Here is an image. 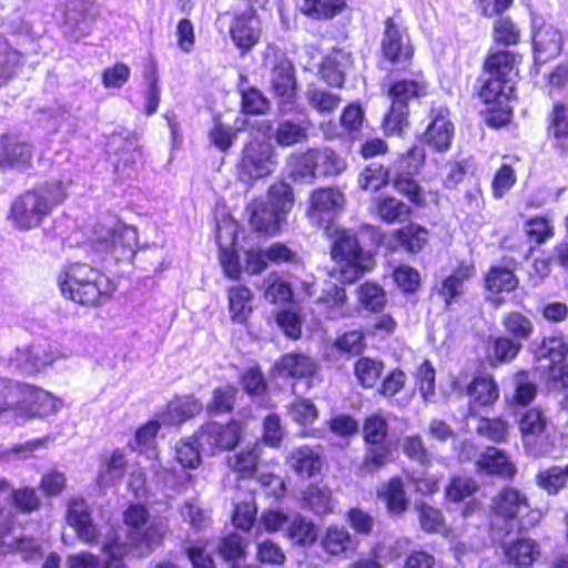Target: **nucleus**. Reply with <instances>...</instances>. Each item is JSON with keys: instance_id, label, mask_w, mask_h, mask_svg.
I'll return each mask as SVG.
<instances>
[{"instance_id": "c9c22d12", "label": "nucleus", "mask_w": 568, "mask_h": 568, "mask_svg": "<svg viewBox=\"0 0 568 568\" xmlns=\"http://www.w3.org/2000/svg\"><path fill=\"white\" fill-rule=\"evenodd\" d=\"M11 523H0V546L3 552H19L23 558H30L39 551V544L32 538L11 536Z\"/></svg>"}, {"instance_id": "4be33fe9", "label": "nucleus", "mask_w": 568, "mask_h": 568, "mask_svg": "<svg viewBox=\"0 0 568 568\" xmlns=\"http://www.w3.org/2000/svg\"><path fill=\"white\" fill-rule=\"evenodd\" d=\"M344 195L334 187L315 190L311 195V205L307 215L313 224L326 225L343 207Z\"/></svg>"}, {"instance_id": "4c0bfd02", "label": "nucleus", "mask_w": 568, "mask_h": 568, "mask_svg": "<svg viewBox=\"0 0 568 568\" xmlns=\"http://www.w3.org/2000/svg\"><path fill=\"white\" fill-rule=\"evenodd\" d=\"M321 546L331 556H339L354 549V540L344 527L331 526L321 539Z\"/></svg>"}, {"instance_id": "a18cd8bd", "label": "nucleus", "mask_w": 568, "mask_h": 568, "mask_svg": "<svg viewBox=\"0 0 568 568\" xmlns=\"http://www.w3.org/2000/svg\"><path fill=\"white\" fill-rule=\"evenodd\" d=\"M22 60V54L7 39L0 37V87L14 77Z\"/></svg>"}, {"instance_id": "c756f323", "label": "nucleus", "mask_w": 568, "mask_h": 568, "mask_svg": "<svg viewBox=\"0 0 568 568\" xmlns=\"http://www.w3.org/2000/svg\"><path fill=\"white\" fill-rule=\"evenodd\" d=\"M160 429V424L158 420H150L142 427L136 430L133 449L138 450L140 454L145 455V457L151 460L152 470L159 475L160 474V463L155 462L158 459V449L155 446V437Z\"/></svg>"}, {"instance_id": "9b49d317", "label": "nucleus", "mask_w": 568, "mask_h": 568, "mask_svg": "<svg viewBox=\"0 0 568 568\" xmlns=\"http://www.w3.org/2000/svg\"><path fill=\"white\" fill-rule=\"evenodd\" d=\"M102 551L108 556L105 562H101L99 557L88 551H81L70 555L67 558L68 568H126L122 557L129 551L125 544L119 541L115 529L110 527L101 541Z\"/></svg>"}, {"instance_id": "aec40b11", "label": "nucleus", "mask_w": 568, "mask_h": 568, "mask_svg": "<svg viewBox=\"0 0 568 568\" xmlns=\"http://www.w3.org/2000/svg\"><path fill=\"white\" fill-rule=\"evenodd\" d=\"M95 14L93 4L85 0H69L65 6L63 30L71 39L78 41L91 34Z\"/></svg>"}, {"instance_id": "f257e3e1", "label": "nucleus", "mask_w": 568, "mask_h": 568, "mask_svg": "<svg viewBox=\"0 0 568 568\" xmlns=\"http://www.w3.org/2000/svg\"><path fill=\"white\" fill-rule=\"evenodd\" d=\"M67 184L50 181L18 196L11 204L10 220L16 229L29 231L42 224L67 199Z\"/></svg>"}, {"instance_id": "7c9ffc66", "label": "nucleus", "mask_w": 568, "mask_h": 568, "mask_svg": "<svg viewBox=\"0 0 568 568\" xmlns=\"http://www.w3.org/2000/svg\"><path fill=\"white\" fill-rule=\"evenodd\" d=\"M406 383V374L402 369L395 368L384 377L378 388V393L383 397L392 400L393 405L397 407H406L412 402L413 393H405L404 395L396 397V395L400 394L405 389Z\"/></svg>"}, {"instance_id": "f8f14e48", "label": "nucleus", "mask_w": 568, "mask_h": 568, "mask_svg": "<svg viewBox=\"0 0 568 568\" xmlns=\"http://www.w3.org/2000/svg\"><path fill=\"white\" fill-rule=\"evenodd\" d=\"M547 426L548 418L540 408H529L520 416L519 430L529 455L537 457L549 452Z\"/></svg>"}, {"instance_id": "5701e85b", "label": "nucleus", "mask_w": 568, "mask_h": 568, "mask_svg": "<svg viewBox=\"0 0 568 568\" xmlns=\"http://www.w3.org/2000/svg\"><path fill=\"white\" fill-rule=\"evenodd\" d=\"M425 160L424 149L413 146L402 159V166L406 169V173L400 174L394 181L395 189L405 194L412 202L419 203L423 200L420 186L412 178L417 173Z\"/></svg>"}, {"instance_id": "393cba45", "label": "nucleus", "mask_w": 568, "mask_h": 568, "mask_svg": "<svg viewBox=\"0 0 568 568\" xmlns=\"http://www.w3.org/2000/svg\"><path fill=\"white\" fill-rule=\"evenodd\" d=\"M532 45L535 63L544 64L560 53L562 47L561 33L550 24H542L534 31Z\"/></svg>"}, {"instance_id": "13d9d810", "label": "nucleus", "mask_w": 568, "mask_h": 568, "mask_svg": "<svg viewBox=\"0 0 568 568\" xmlns=\"http://www.w3.org/2000/svg\"><path fill=\"white\" fill-rule=\"evenodd\" d=\"M382 362L369 357H362L355 364V375L363 387L372 388L382 375Z\"/></svg>"}, {"instance_id": "e2e57ef3", "label": "nucleus", "mask_w": 568, "mask_h": 568, "mask_svg": "<svg viewBox=\"0 0 568 568\" xmlns=\"http://www.w3.org/2000/svg\"><path fill=\"white\" fill-rule=\"evenodd\" d=\"M293 293L291 285L276 274H271L267 278L264 297L273 304L286 303L292 300Z\"/></svg>"}, {"instance_id": "473e14b6", "label": "nucleus", "mask_w": 568, "mask_h": 568, "mask_svg": "<svg viewBox=\"0 0 568 568\" xmlns=\"http://www.w3.org/2000/svg\"><path fill=\"white\" fill-rule=\"evenodd\" d=\"M428 232L426 229L409 224L403 229L396 230L392 234L388 245L392 250L403 247L407 252H418L426 244Z\"/></svg>"}, {"instance_id": "5fc2aeb1", "label": "nucleus", "mask_w": 568, "mask_h": 568, "mask_svg": "<svg viewBox=\"0 0 568 568\" xmlns=\"http://www.w3.org/2000/svg\"><path fill=\"white\" fill-rule=\"evenodd\" d=\"M305 97L308 104L323 114L336 110L341 102L338 95L315 85H308Z\"/></svg>"}, {"instance_id": "09e8293b", "label": "nucleus", "mask_w": 568, "mask_h": 568, "mask_svg": "<svg viewBox=\"0 0 568 568\" xmlns=\"http://www.w3.org/2000/svg\"><path fill=\"white\" fill-rule=\"evenodd\" d=\"M315 175H335L344 171L345 162L329 149H312Z\"/></svg>"}, {"instance_id": "cd10ccee", "label": "nucleus", "mask_w": 568, "mask_h": 568, "mask_svg": "<svg viewBox=\"0 0 568 568\" xmlns=\"http://www.w3.org/2000/svg\"><path fill=\"white\" fill-rule=\"evenodd\" d=\"M288 466L302 477H312L322 468V454L318 447L301 446L287 457Z\"/></svg>"}, {"instance_id": "412c9836", "label": "nucleus", "mask_w": 568, "mask_h": 568, "mask_svg": "<svg viewBox=\"0 0 568 568\" xmlns=\"http://www.w3.org/2000/svg\"><path fill=\"white\" fill-rule=\"evenodd\" d=\"M33 149L29 141L18 134L0 136V169L24 171L31 166Z\"/></svg>"}, {"instance_id": "69168bd1", "label": "nucleus", "mask_w": 568, "mask_h": 568, "mask_svg": "<svg viewBox=\"0 0 568 568\" xmlns=\"http://www.w3.org/2000/svg\"><path fill=\"white\" fill-rule=\"evenodd\" d=\"M287 409L291 418L300 425H311L318 417L315 405L306 398H296Z\"/></svg>"}, {"instance_id": "6ab92c4d", "label": "nucleus", "mask_w": 568, "mask_h": 568, "mask_svg": "<svg viewBox=\"0 0 568 568\" xmlns=\"http://www.w3.org/2000/svg\"><path fill=\"white\" fill-rule=\"evenodd\" d=\"M230 37L242 54L251 51L260 41L261 23L253 4L245 11L234 14L230 24Z\"/></svg>"}, {"instance_id": "6e6d98bb", "label": "nucleus", "mask_w": 568, "mask_h": 568, "mask_svg": "<svg viewBox=\"0 0 568 568\" xmlns=\"http://www.w3.org/2000/svg\"><path fill=\"white\" fill-rule=\"evenodd\" d=\"M518 285V280L514 273L500 266H494L486 276V287L491 293L510 292Z\"/></svg>"}, {"instance_id": "6e6552de", "label": "nucleus", "mask_w": 568, "mask_h": 568, "mask_svg": "<svg viewBox=\"0 0 568 568\" xmlns=\"http://www.w3.org/2000/svg\"><path fill=\"white\" fill-rule=\"evenodd\" d=\"M277 168V154L274 146L257 139L247 142L237 164V175L242 182L253 183L271 175Z\"/></svg>"}, {"instance_id": "bb28decb", "label": "nucleus", "mask_w": 568, "mask_h": 568, "mask_svg": "<svg viewBox=\"0 0 568 568\" xmlns=\"http://www.w3.org/2000/svg\"><path fill=\"white\" fill-rule=\"evenodd\" d=\"M470 398L469 413L477 414V407L493 405L499 397V387L490 375H480L473 379L467 388Z\"/></svg>"}, {"instance_id": "3c124183", "label": "nucleus", "mask_w": 568, "mask_h": 568, "mask_svg": "<svg viewBox=\"0 0 568 568\" xmlns=\"http://www.w3.org/2000/svg\"><path fill=\"white\" fill-rule=\"evenodd\" d=\"M304 507L316 515L333 510L331 490L327 487L310 486L304 493Z\"/></svg>"}, {"instance_id": "20e7f679", "label": "nucleus", "mask_w": 568, "mask_h": 568, "mask_svg": "<svg viewBox=\"0 0 568 568\" xmlns=\"http://www.w3.org/2000/svg\"><path fill=\"white\" fill-rule=\"evenodd\" d=\"M88 244L98 253L111 254L115 260L131 258L138 245V232L110 217L92 231Z\"/></svg>"}, {"instance_id": "2eb2a0df", "label": "nucleus", "mask_w": 568, "mask_h": 568, "mask_svg": "<svg viewBox=\"0 0 568 568\" xmlns=\"http://www.w3.org/2000/svg\"><path fill=\"white\" fill-rule=\"evenodd\" d=\"M240 434L241 425L237 422L225 425L210 422L196 433V440L202 452L214 454L216 450L234 448L240 439Z\"/></svg>"}, {"instance_id": "a878e982", "label": "nucleus", "mask_w": 568, "mask_h": 568, "mask_svg": "<svg viewBox=\"0 0 568 568\" xmlns=\"http://www.w3.org/2000/svg\"><path fill=\"white\" fill-rule=\"evenodd\" d=\"M474 272L473 265L462 263L452 274L442 280L437 292L447 307L460 301L465 293V283L473 277Z\"/></svg>"}, {"instance_id": "f03ea898", "label": "nucleus", "mask_w": 568, "mask_h": 568, "mask_svg": "<svg viewBox=\"0 0 568 568\" xmlns=\"http://www.w3.org/2000/svg\"><path fill=\"white\" fill-rule=\"evenodd\" d=\"M58 284L65 298L82 305H95L101 297L114 291V285L105 275L89 264L78 262L63 265Z\"/></svg>"}, {"instance_id": "0eeeda50", "label": "nucleus", "mask_w": 568, "mask_h": 568, "mask_svg": "<svg viewBox=\"0 0 568 568\" xmlns=\"http://www.w3.org/2000/svg\"><path fill=\"white\" fill-rule=\"evenodd\" d=\"M332 256L339 264L341 280L345 283L355 282L373 263L372 256L363 252L354 233L346 230L337 233Z\"/></svg>"}, {"instance_id": "7ed1b4c3", "label": "nucleus", "mask_w": 568, "mask_h": 568, "mask_svg": "<svg viewBox=\"0 0 568 568\" xmlns=\"http://www.w3.org/2000/svg\"><path fill=\"white\" fill-rule=\"evenodd\" d=\"M293 204L292 187L284 182L274 183L270 187L267 201H255L251 204L250 223L260 233L276 234Z\"/></svg>"}, {"instance_id": "774afa93", "label": "nucleus", "mask_w": 568, "mask_h": 568, "mask_svg": "<svg viewBox=\"0 0 568 568\" xmlns=\"http://www.w3.org/2000/svg\"><path fill=\"white\" fill-rule=\"evenodd\" d=\"M388 181V171L378 163L369 164L359 175L362 189L377 191Z\"/></svg>"}, {"instance_id": "de8ad7c7", "label": "nucleus", "mask_w": 568, "mask_h": 568, "mask_svg": "<svg viewBox=\"0 0 568 568\" xmlns=\"http://www.w3.org/2000/svg\"><path fill=\"white\" fill-rule=\"evenodd\" d=\"M258 458L260 445L255 444L250 448L242 449L233 456H230L227 464L233 471L237 473L242 478H246L255 473Z\"/></svg>"}, {"instance_id": "052dcab7", "label": "nucleus", "mask_w": 568, "mask_h": 568, "mask_svg": "<svg viewBox=\"0 0 568 568\" xmlns=\"http://www.w3.org/2000/svg\"><path fill=\"white\" fill-rule=\"evenodd\" d=\"M313 151L308 150L304 153L292 154L287 161L290 174L295 179H313L315 178Z\"/></svg>"}, {"instance_id": "680f3d73", "label": "nucleus", "mask_w": 568, "mask_h": 568, "mask_svg": "<svg viewBox=\"0 0 568 568\" xmlns=\"http://www.w3.org/2000/svg\"><path fill=\"white\" fill-rule=\"evenodd\" d=\"M196 435L181 440L175 445V458L184 468H196L200 465V452Z\"/></svg>"}, {"instance_id": "423d86ee", "label": "nucleus", "mask_w": 568, "mask_h": 568, "mask_svg": "<svg viewBox=\"0 0 568 568\" xmlns=\"http://www.w3.org/2000/svg\"><path fill=\"white\" fill-rule=\"evenodd\" d=\"M426 82L422 74L414 79H403L395 82L389 90L392 105L384 119L387 134H399L407 125L408 102L426 94Z\"/></svg>"}, {"instance_id": "a211bd4d", "label": "nucleus", "mask_w": 568, "mask_h": 568, "mask_svg": "<svg viewBox=\"0 0 568 568\" xmlns=\"http://www.w3.org/2000/svg\"><path fill=\"white\" fill-rule=\"evenodd\" d=\"M17 389L19 419L53 414L61 407V402L44 389L21 383Z\"/></svg>"}, {"instance_id": "4468645a", "label": "nucleus", "mask_w": 568, "mask_h": 568, "mask_svg": "<svg viewBox=\"0 0 568 568\" xmlns=\"http://www.w3.org/2000/svg\"><path fill=\"white\" fill-rule=\"evenodd\" d=\"M514 92V83L511 79L487 74L480 89L479 97L489 112L498 113V124L509 121L511 108L510 99Z\"/></svg>"}, {"instance_id": "58836bf2", "label": "nucleus", "mask_w": 568, "mask_h": 568, "mask_svg": "<svg viewBox=\"0 0 568 568\" xmlns=\"http://www.w3.org/2000/svg\"><path fill=\"white\" fill-rule=\"evenodd\" d=\"M229 310L233 322L244 323L253 310L251 291L243 285L230 287Z\"/></svg>"}, {"instance_id": "e433bc0d", "label": "nucleus", "mask_w": 568, "mask_h": 568, "mask_svg": "<svg viewBox=\"0 0 568 568\" xmlns=\"http://www.w3.org/2000/svg\"><path fill=\"white\" fill-rule=\"evenodd\" d=\"M548 136L555 146L565 150L568 141V103L556 102L549 114Z\"/></svg>"}, {"instance_id": "ea45409f", "label": "nucleus", "mask_w": 568, "mask_h": 568, "mask_svg": "<svg viewBox=\"0 0 568 568\" xmlns=\"http://www.w3.org/2000/svg\"><path fill=\"white\" fill-rule=\"evenodd\" d=\"M18 386L20 383L0 378V423L19 419Z\"/></svg>"}, {"instance_id": "0e129e2a", "label": "nucleus", "mask_w": 568, "mask_h": 568, "mask_svg": "<svg viewBox=\"0 0 568 568\" xmlns=\"http://www.w3.org/2000/svg\"><path fill=\"white\" fill-rule=\"evenodd\" d=\"M358 300L371 312L381 311L386 303L384 290L373 283H365L358 288Z\"/></svg>"}, {"instance_id": "603ef678", "label": "nucleus", "mask_w": 568, "mask_h": 568, "mask_svg": "<svg viewBox=\"0 0 568 568\" xmlns=\"http://www.w3.org/2000/svg\"><path fill=\"white\" fill-rule=\"evenodd\" d=\"M287 536L295 544L312 545L317 538V528L311 520L296 515L287 528Z\"/></svg>"}, {"instance_id": "37998d69", "label": "nucleus", "mask_w": 568, "mask_h": 568, "mask_svg": "<svg viewBox=\"0 0 568 568\" xmlns=\"http://www.w3.org/2000/svg\"><path fill=\"white\" fill-rule=\"evenodd\" d=\"M307 132V124L284 120L277 124L273 136L277 145L287 148L304 142Z\"/></svg>"}, {"instance_id": "4d7b16f0", "label": "nucleus", "mask_w": 568, "mask_h": 568, "mask_svg": "<svg viewBox=\"0 0 568 568\" xmlns=\"http://www.w3.org/2000/svg\"><path fill=\"white\" fill-rule=\"evenodd\" d=\"M409 206L395 197L385 196L377 201V213L384 222H400L409 215Z\"/></svg>"}, {"instance_id": "8fccbe9b", "label": "nucleus", "mask_w": 568, "mask_h": 568, "mask_svg": "<svg viewBox=\"0 0 568 568\" xmlns=\"http://www.w3.org/2000/svg\"><path fill=\"white\" fill-rule=\"evenodd\" d=\"M506 332L514 337V341H527L534 334L535 327L529 317L519 313L510 312L503 318Z\"/></svg>"}, {"instance_id": "79ce46f5", "label": "nucleus", "mask_w": 568, "mask_h": 568, "mask_svg": "<svg viewBox=\"0 0 568 568\" xmlns=\"http://www.w3.org/2000/svg\"><path fill=\"white\" fill-rule=\"evenodd\" d=\"M73 354L71 349H61L51 343L33 344L32 345V364L28 365L29 369H34V373L42 368L52 365L60 358L70 357Z\"/></svg>"}, {"instance_id": "f3484780", "label": "nucleus", "mask_w": 568, "mask_h": 568, "mask_svg": "<svg viewBox=\"0 0 568 568\" xmlns=\"http://www.w3.org/2000/svg\"><path fill=\"white\" fill-rule=\"evenodd\" d=\"M428 124L420 136V142L434 152H446L453 142L455 126L445 106H434L428 115Z\"/></svg>"}, {"instance_id": "72a5a7b5", "label": "nucleus", "mask_w": 568, "mask_h": 568, "mask_svg": "<svg viewBox=\"0 0 568 568\" xmlns=\"http://www.w3.org/2000/svg\"><path fill=\"white\" fill-rule=\"evenodd\" d=\"M202 409V404L193 396H182L172 399L162 416L163 423L178 425L195 416Z\"/></svg>"}, {"instance_id": "864d4df0", "label": "nucleus", "mask_w": 568, "mask_h": 568, "mask_svg": "<svg viewBox=\"0 0 568 568\" xmlns=\"http://www.w3.org/2000/svg\"><path fill=\"white\" fill-rule=\"evenodd\" d=\"M381 497L386 501L392 514H402L407 506L403 483L399 478H393L379 491Z\"/></svg>"}, {"instance_id": "2f4dec72", "label": "nucleus", "mask_w": 568, "mask_h": 568, "mask_svg": "<svg viewBox=\"0 0 568 568\" xmlns=\"http://www.w3.org/2000/svg\"><path fill=\"white\" fill-rule=\"evenodd\" d=\"M477 469L487 474L513 477L516 469L505 453L496 447H487L476 459Z\"/></svg>"}, {"instance_id": "9d476101", "label": "nucleus", "mask_w": 568, "mask_h": 568, "mask_svg": "<svg viewBox=\"0 0 568 568\" xmlns=\"http://www.w3.org/2000/svg\"><path fill=\"white\" fill-rule=\"evenodd\" d=\"M491 509L495 518H501L506 524L527 513V516L520 520L523 528L534 527L541 519V513L530 509L526 495L514 487L500 490L493 500Z\"/></svg>"}, {"instance_id": "338daca9", "label": "nucleus", "mask_w": 568, "mask_h": 568, "mask_svg": "<svg viewBox=\"0 0 568 568\" xmlns=\"http://www.w3.org/2000/svg\"><path fill=\"white\" fill-rule=\"evenodd\" d=\"M209 139L217 150L225 152L236 139V130L230 125L223 124L219 119H214L212 129L209 132Z\"/></svg>"}, {"instance_id": "a19ab883", "label": "nucleus", "mask_w": 568, "mask_h": 568, "mask_svg": "<svg viewBox=\"0 0 568 568\" xmlns=\"http://www.w3.org/2000/svg\"><path fill=\"white\" fill-rule=\"evenodd\" d=\"M507 559L516 566L528 567L539 556L538 544L530 538H521L505 548Z\"/></svg>"}, {"instance_id": "bf43d9fd", "label": "nucleus", "mask_w": 568, "mask_h": 568, "mask_svg": "<svg viewBox=\"0 0 568 568\" xmlns=\"http://www.w3.org/2000/svg\"><path fill=\"white\" fill-rule=\"evenodd\" d=\"M346 4V0H304L305 14L313 18H333L338 14Z\"/></svg>"}, {"instance_id": "b1692460", "label": "nucleus", "mask_w": 568, "mask_h": 568, "mask_svg": "<svg viewBox=\"0 0 568 568\" xmlns=\"http://www.w3.org/2000/svg\"><path fill=\"white\" fill-rule=\"evenodd\" d=\"M225 226H217L216 241L220 246V262L225 275L230 278H237L241 273L239 255L233 246L236 235L233 222H224Z\"/></svg>"}, {"instance_id": "1a4fd4ad", "label": "nucleus", "mask_w": 568, "mask_h": 568, "mask_svg": "<svg viewBox=\"0 0 568 568\" xmlns=\"http://www.w3.org/2000/svg\"><path fill=\"white\" fill-rule=\"evenodd\" d=\"M567 354L568 343L560 332L545 336L536 351L539 366L547 371V378L555 387H568Z\"/></svg>"}, {"instance_id": "49530a36", "label": "nucleus", "mask_w": 568, "mask_h": 568, "mask_svg": "<svg viewBox=\"0 0 568 568\" xmlns=\"http://www.w3.org/2000/svg\"><path fill=\"white\" fill-rule=\"evenodd\" d=\"M518 57L510 51H497L491 53L485 63L486 74L508 78L513 80Z\"/></svg>"}, {"instance_id": "f704fd0d", "label": "nucleus", "mask_w": 568, "mask_h": 568, "mask_svg": "<svg viewBox=\"0 0 568 568\" xmlns=\"http://www.w3.org/2000/svg\"><path fill=\"white\" fill-rule=\"evenodd\" d=\"M271 81L274 92L282 98L290 100L295 92V77L292 63L285 59H277L272 69Z\"/></svg>"}, {"instance_id": "c85d7f7f", "label": "nucleus", "mask_w": 568, "mask_h": 568, "mask_svg": "<svg viewBox=\"0 0 568 568\" xmlns=\"http://www.w3.org/2000/svg\"><path fill=\"white\" fill-rule=\"evenodd\" d=\"M316 371V363L303 354L288 353L275 363V372L281 377L305 378Z\"/></svg>"}, {"instance_id": "39448f33", "label": "nucleus", "mask_w": 568, "mask_h": 568, "mask_svg": "<svg viewBox=\"0 0 568 568\" xmlns=\"http://www.w3.org/2000/svg\"><path fill=\"white\" fill-rule=\"evenodd\" d=\"M149 519L146 507L140 503L131 504L123 513L124 524L131 528L129 541L131 547L141 556L149 555L159 547L168 530L163 520H153L144 528Z\"/></svg>"}, {"instance_id": "dca6fc26", "label": "nucleus", "mask_w": 568, "mask_h": 568, "mask_svg": "<svg viewBox=\"0 0 568 568\" xmlns=\"http://www.w3.org/2000/svg\"><path fill=\"white\" fill-rule=\"evenodd\" d=\"M381 47L384 58L394 65L407 63L414 54L407 29L393 18L385 21Z\"/></svg>"}, {"instance_id": "c03bdc74", "label": "nucleus", "mask_w": 568, "mask_h": 568, "mask_svg": "<svg viewBox=\"0 0 568 568\" xmlns=\"http://www.w3.org/2000/svg\"><path fill=\"white\" fill-rule=\"evenodd\" d=\"M125 457L119 449L114 450L112 455L101 463L98 484L100 487H108L115 485L123 476L125 468Z\"/></svg>"}, {"instance_id": "ddd939ff", "label": "nucleus", "mask_w": 568, "mask_h": 568, "mask_svg": "<svg viewBox=\"0 0 568 568\" xmlns=\"http://www.w3.org/2000/svg\"><path fill=\"white\" fill-rule=\"evenodd\" d=\"M67 524L75 531L77 537L84 544H101V530L92 519V509L81 496H73L67 503Z\"/></svg>"}]
</instances>
